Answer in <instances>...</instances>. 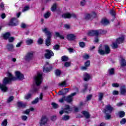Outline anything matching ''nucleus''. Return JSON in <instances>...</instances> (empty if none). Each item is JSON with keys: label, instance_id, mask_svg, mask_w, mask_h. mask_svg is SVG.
Listing matches in <instances>:
<instances>
[{"label": "nucleus", "instance_id": "1", "mask_svg": "<svg viewBox=\"0 0 126 126\" xmlns=\"http://www.w3.org/2000/svg\"><path fill=\"white\" fill-rule=\"evenodd\" d=\"M7 76L4 78L2 81L3 84H0V89L3 92H7L8 90V88L6 86L7 84H10L12 81L16 80V77L12 76V74L10 73H8Z\"/></svg>", "mask_w": 126, "mask_h": 126}, {"label": "nucleus", "instance_id": "2", "mask_svg": "<svg viewBox=\"0 0 126 126\" xmlns=\"http://www.w3.org/2000/svg\"><path fill=\"white\" fill-rule=\"evenodd\" d=\"M42 31L46 34V36H47L45 40V45H46L47 47H49V46H50L51 45V42H52V32L49 31L48 28L42 29Z\"/></svg>", "mask_w": 126, "mask_h": 126}, {"label": "nucleus", "instance_id": "3", "mask_svg": "<svg viewBox=\"0 0 126 126\" xmlns=\"http://www.w3.org/2000/svg\"><path fill=\"white\" fill-rule=\"evenodd\" d=\"M102 47V45H100V47L98 48V53L100 55H103L105 54H110L111 52V50L110 49V47L108 45H105V51L103 50L101 48Z\"/></svg>", "mask_w": 126, "mask_h": 126}, {"label": "nucleus", "instance_id": "4", "mask_svg": "<svg viewBox=\"0 0 126 126\" xmlns=\"http://www.w3.org/2000/svg\"><path fill=\"white\" fill-rule=\"evenodd\" d=\"M34 81L37 86H39L43 82V77L41 74L38 73L36 76L34 77Z\"/></svg>", "mask_w": 126, "mask_h": 126}, {"label": "nucleus", "instance_id": "5", "mask_svg": "<svg viewBox=\"0 0 126 126\" xmlns=\"http://www.w3.org/2000/svg\"><path fill=\"white\" fill-rule=\"evenodd\" d=\"M48 122H49L48 117L46 116H42L39 121V125L40 126H46L48 125Z\"/></svg>", "mask_w": 126, "mask_h": 126}, {"label": "nucleus", "instance_id": "6", "mask_svg": "<svg viewBox=\"0 0 126 126\" xmlns=\"http://www.w3.org/2000/svg\"><path fill=\"white\" fill-rule=\"evenodd\" d=\"M52 68V65L49 62H46L44 66L43 67V72H50Z\"/></svg>", "mask_w": 126, "mask_h": 126}, {"label": "nucleus", "instance_id": "7", "mask_svg": "<svg viewBox=\"0 0 126 126\" xmlns=\"http://www.w3.org/2000/svg\"><path fill=\"white\" fill-rule=\"evenodd\" d=\"M114 110V107L109 104L105 106V109L103 110V113H104V114H111Z\"/></svg>", "mask_w": 126, "mask_h": 126}, {"label": "nucleus", "instance_id": "8", "mask_svg": "<svg viewBox=\"0 0 126 126\" xmlns=\"http://www.w3.org/2000/svg\"><path fill=\"white\" fill-rule=\"evenodd\" d=\"M33 52H28L25 56L24 60L26 62H30V61L33 60Z\"/></svg>", "mask_w": 126, "mask_h": 126}, {"label": "nucleus", "instance_id": "9", "mask_svg": "<svg viewBox=\"0 0 126 126\" xmlns=\"http://www.w3.org/2000/svg\"><path fill=\"white\" fill-rule=\"evenodd\" d=\"M45 57L46 59H50L51 57H54V52L52 50L47 49L45 50Z\"/></svg>", "mask_w": 126, "mask_h": 126}, {"label": "nucleus", "instance_id": "10", "mask_svg": "<svg viewBox=\"0 0 126 126\" xmlns=\"http://www.w3.org/2000/svg\"><path fill=\"white\" fill-rule=\"evenodd\" d=\"M71 111V108H70V107H69V105H65V108L63 109V110L60 111L59 112V114H60L61 115H63V113H66L67 114H69Z\"/></svg>", "mask_w": 126, "mask_h": 126}, {"label": "nucleus", "instance_id": "11", "mask_svg": "<svg viewBox=\"0 0 126 126\" xmlns=\"http://www.w3.org/2000/svg\"><path fill=\"white\" fill-rule=\"evenodd\" d=\"M94 17H96V13L94 12L91 14H86L85 19H86V20H92Z\"/></svg>", "mask_w": 126, "mask_h": 126}, {"label": "nucleus", "instance_id": "12", "mask_svg": "<svg viewBox=\"0 0 126 126\" xmlns=\"http://www.w3.org/2000/svg\"><path fill=\"white\" fill-rule=\"evenodd\" d=\"M15 73L16 76V79H19V80H23V79H24V75H23L20 71H17Z\"/></svg>", "mask_w": 126, "mask_h": 126}, {"label": "nucleus", "instance_id": "13", "mask_svg": "<svg viewBox=\"0 0 126 126\" xmlns=\"http://www.w3.org/2000/svg\"><path fill=\"white\" fill-rule=\"evenodd\" d=\"M16 23H17V20L15 18H12L9 23V25L10 26H16L17 25Z\"/></svg>", "mask_w": 126, "mask_h": 126}, {"label": "nucleus", "instance_id": "14", "mask_svg": "<svg viewBox=\"0 0 126 126\" xmlns=\"http://www.w3.org/2000/svg\"><path fill=\"white\" fill-rule=\"evenodd\" d=\"M93 32H94V36H99V35L104 34V31L102 30L93 31Z\"/></svg>", "mask_w": 126, "mask_h": 126}, {"label": "nucleus", "instance_id": "15", "mask_svg": "<svg viewBox=\"0 0 126 126\" xmlns=\"http://www.w3.org/2000/svg\"><path fill=\"white\" fill-rule=\"evenodd\" d=\"M14 46L12 44H8L6 45V49L8 52H13L14 51Z\"/></svg>", "mask_w": 126, "mask_h": 126}, {"label": "nucleus", "instance_id": "16", "mask_svg": "<svg viewBox=\"0 0 126 126\" xmlns=\"http://www.w3.org/2000/svg\"><path fill=\"white\" fill-rule=\"evenodd\" d=\"M88 66H90V61H87L85 63V66H82L81 67V70H86V69H87V67H88Z\"/></svg>", "mask_w": 126, "mask_h": 126}, {"label": "nucleus", "instance_id": "17", "mask_svg": "<svg viewBox=\"0 0 126 126\" xmlns=\"http://www.w3.org/2000/svg\"><path fill=\"white\" fill-rule=\"evenodd\" d=\"M120 93L121 95L126 94V88L125 86H122L120 88Z\"/></svg>", "mask_w": 126, "mask_h": 126}, {"label": "nucleus", "instance_id": "18", "mask_svg": "<svg viewBox=\"0 0 126 126\" xmlns=\"http://www.w3.org/2000/svg\"><path fill=\"white\" fill-rule=\"evenodd\" d=\"M84 80L85 81H88L89 79H90V75L87 73H85L84 74Z\"/></svg>", "mask_w": 126, "mask_h": 126}, {"label": "nucleus", "instance_id": "19", "mask_svg": "<svg viewBox=\"0 0 126 126\" xmlns=\"http://www.w3.org/2000/svg\"><path fill=\"white\" fill-rule=\"evenodd\" d=\"M67 38L69 41H72V40H74L75 39L76 36L74 34H71L67 35Z\"/></svg>", "mask_w": 126, "mask_h": 126}, {"label": "nucleus", "instance_id": "20", "mask_svg": "<svg viewBox=\"0 0 126 126\" xmlns=\"http://www.w3.org/2000/svg\"><path fill=\"white\" fill-rule=\"evenodd\" d=\"M101 23L102 24V25H108V24H110V22H109V20H108L107 19H103L101 20Z\"/></svg>", "mask_w": 126, "mask_h": 126}, {"label": "nucleus", "instance_id": "21", "mask_svg": "<svg viewBox=\"0 0 126 126\" xmlns=\"http://www.w3.org/2000/svg\"><path fill=\"white\" fill-rule=\"evenodd\" d=\"M17 106L19 108H25L26 107V104L22 103V102L19 101L17 102Z\"/></svg>", "mask_w": 126, "mask_h": 126}, {"label": "nucleus", "instance_id": "22", "mask_svg": "<svg viewBox=\"0 0 126 126\" xmlns=\"http://www.w3.org/2000/svg\"><path fill=\"white\" fill-rule=\"evenodd\" d=\"M82 114L84 115L86 119H89V118H90V114H89V113L88 112L83 111L82 112Z\"/></svg>", "mask_w": 126, "mask_h": 126}, {"label": "nucleus", "instance_id": "23", "mask_svg": "<svg viewBox=\"0 0 126 126\" xmlns=\"http://www.w3.org/2000/svg\"><path fill=\"white\" fill-rule=\"evenodd\" d=\"M62 17H63V18H65V19H69L70 18V13H64L62 15Z\"/></svg>", "mask_w": 126, "mask_h": 126}, {"label": "nucleus", "instance_id": "24", "mask_svg": "<svg viewBox=\"0 0 126 126\" xmlns=\"http://www.w3.org/2000/svg\"><path fill=\"white\" fill-rule=\"evenodd\" d=\"M65 101L67 102V103H70V102H72V97L70 95H69L66 97H65Z\"/></svg>", "mask_w": 126, "mask_h": 126}, {"label": "nucleus", "instance_id": "25", "mask_svg": "<svg viewBox=\"0 0 126 126\" xmlns=\"http://www.w3.org/2000/svg\"><path fill=\"white\" fill-rule=\"evenodd\" d=\"M9 37H10V33L9 32H6L4 34H3V37L5 40H7V39H8Z\"/></svg>", "mask_w": 126, "mask_h": 126}, {"label": "nucleus", "instance_id": "26", "mask_svg": "<svg viewBox=\"0 0 126 126\" xmlns=\"http://www.w3.org/2000/svg\"><path fill=\"white\" fill-rule=\"evenodd\" d=\"M103 97H104V93H98V100L99 101H102L103 100Z\"/></svg>", "mask_w": 126, "mask_h": 126}, {"label": "nucleus", "instance_id": "27", "mask_svg": "<svg viewBox=\"0 0 126 126\" xmlns=\"http://www.w3.org/2000/svg\"><path fill=\"white\" fill-rule=\"evenodd\" d=\"M124 37H119L116 40V43L118 44H122L124 42Z\"/></svg>", "mask_w": 126, "mask_h": 126}, {"label": "nucleus", "instance_id": "28", "mask_svg": "<svg viewBox=\"0 0 126 126\" xmlns=\"http://www.w3.org/2000/svg\"><path fill=\"white\" fill-rule=\"evenodd\" d=\"M50 16H51V12L50 11L47 12L44 14V17L46 19L49 18Z\"/></svg>", "mask_w": 126, "mask_h": 126}, {"label": "nucleus", "instance_id": "29", "mask_svg": "<svg viewBox=\"0 0 126 126\" xmlns=\"http://www.w3.org/2000/svg\"><path fill=\"white\" fill-rule=\"evenodd\" d=\"M108 73L110 75H113V74H115V69H114V68L109 69L108 70Z\"/></svg>", "mask_w": 126, "mask_h": 126}, {"label": "nucleus", "instance_id": "30", "mask_svg": "<svg viewBox=\"0 0 126 126\" xmlns=\"http://www.w3.org/2000/svg\"><path fill=\"white\" fill-rule=\"evenodd\" d=\"M118 115H119L120 118H124V117H125V116L126 115V113H125V112H124V111H120L118 113Z\"/></svg>", "mask_w": 126, "mask_h": 126}, {"label": "nucleus", "instance_id": "31", "mask_svg": "<svg viewBox=\"0 0 126 126\" xmlns=\"http://www.w3.org/2000/svg\"><path fill=\"white\" fill-rule=\"evenodd\" d=\"M26 43L27 45H31V44H33V39L28 38L26 41Z\"/></svg>", "mask_w": 126, "mask_h": 126}, {"label": "nucleus", "instance_id": "32", "mask_svg": "<svg viewBox=\"0 0 126 126\" xmlns=\"http://www.w3.org/2000/svg\"><path fill=\"white\" fill-rule=\"evenodd\" d=\"M55 35L56 37H59V38H60V39H64V37H63V35H61V34L59 33V32H56Z\"/></svg>", "mask_w": 126, "mask_h": 126}, {"label": "nucleus", "instance_id": "33", "mask_svg": "<svg viewBox=\"0 0 126 126\" xmlns=\"http://www.w3.org/2000/svg\"><path fill=\"white\" fill-rule=\"evenodd\" d=\"M56 9H57V3H55L54 4H53V5H52V7L51 8V10L52 11H56Z\"/></svg>", "mask_w": 126, "mask_h": 126}, {"label": "nucleus", "instance_id": "34", "mask_svg": "<svg viewBox=\"0 0 126 126\" xmlns=\"http://www.w3.org/2000/svg\"><path fill=\"white\" fill-rule=\"evenodd\" d=\"M70 117L68 115H64L62 118L63 121H68L70 119Z\"/></svg>", "mask_w": 126, "mask_h": 126}, {"label": "nucleus", "instance_id": "35", "mask_svg": "<svg viewBox=\"0 0 126 126\" xmlns=\"http://www.w3.org/2000/svg\"><path fill=\"white\" fill-rule=\"evenodd\" d=\"M62 62H67L68 61V57L64 56L62 57Z\"/></svg>", "mask_w": 126, "mask_h": 126}, {"label": "nucleus", "instance_id": "36", "mask_svg": "<svg viewBox=\"0 0 126 126\" xmlns=\"http://www.w3.org/2000/svg\"><path fill=\"white\" fill-rule=\"evenodd\" d=\"M14 97L13 96H10L8 99L7 100V103H10L12 101H13Z\"/></svg>", "mask_w": 126, "mask_h": 126}, {"label": "nucleus", "instance_id": "37", "mask_svg": "<svg viewBox=\"0 0 126 126\" xmlns=\"http://www.w3.org/2000/svg\"><path fill=\"white\" fill-rule=\"evenodd\" d=\"M121 65L122 66H126V61L125 59H122Z\"/></svg>", "mask_w": 126, "mask_h": 126}, {"label": "nucleus", "instance_id": "38", "mask_svg": "<svg viewBox=\"0 0 126 126\" xmlns=\"http://www.w3.org/2000/svg\"><path fill=\"white\" fill-rule=\"evenodd\" d=\"M61 71L57 69L55 70V74L57 76H60L61 75Z\"/></svg>", "mask_w": 126, "mask_h": 126}, {"label": "nucleus", "instance_id": "39", "mask_svg": "<svg viewBox=\"0 0 126 126\" xmlns=\"http://www.w3.org/2000/svg\"><path fill=\"white\" fill-rule=\"evenodd\" d=\"M29 6H26L24 7V8L22 9V12H25V11H27V10H29Z\"/></svg>", "mask_w": 126, "mask_h": 126}, {"label": "nucleus", "instance_id": "40", "mask_svg": "<svg viewBox=\"0 0 126 126\" xmlns=\"http://www.w3.org/2000/svg\"><path fill=\"white\" fill-rule=\"evenodd\" d=\"M2 126H7V120L5 119L1 123Z\"/></svg>", "mask_w": 126, "mask_h": 126}, {"label": "nucleus", "instance_id": "41", "mask_svg": "<svg viewBox=\"0 0 126 126\" xmlns=\"http://www.w3.org/2000/svg\"><path fill=\"white\" fill-rule=\"evenodd\" d=\"M52 105L54 109H58L59 108V104L53 102L52 103Z\"/></svg>", "mask_w": 126, "mask_h": 126}, {"label": "nucleus", "instance_id": "42", "mask_svg": "<svg viewBox=\"0 0 126 126\" xmlns=\"http://www.w3.org/2000/svg\"><path fill=\"white\" fill-rule=\"evenodd\" d=\"M53 49L56 51H58L60 50V46L59 45V44H56L53 46Z\"/></svg>", "mask_w": 126, "mask_h": 126}, {"label": "nucleus", "instance_id": "43", "mask_svg": "<svg viewBox=\"0 0 126 126\" xmlns=\"http://www.w3.org/2000/svg\"><path fill=\"white\" fill-rule=\"evenodd\" d=\"M43 40L42 38H40L38 39L37 40V43L38 44V45H42V44H43Z\"/></svg>", "mask_w": 126, "mask_h": 126}, {"label": "nucleus", "instance_id": "44", "mask_svg": "<svg viewBox=\"0 0 126 126\" xmlns=\"http://www.w3.org/2000/svg\"><path fill=\"white\" fill-rule=\"evenodd\" d=\"M118 44L116 42H113L112 44V48L113 49H117L118 48Z\"/></svg>", "mask_w": 126, "mask_h": 126}, {"label": "nucleus", "instance_id": "45", "mask_svg": "<svg viewBox=\"0 0 126 126\" xmlns=\"http://www.w3.org/2000/svg\"><path fill=\"white\" fill-rule=\"evenodd\" d=\"M39 102V98H36L32 102V103L33 104H37Z\"/></svg>", "mask_w": 126, "mask_h": 126}, {"label": "nucleus", "instance_id": "46", "mask_svg": "<svg viewBox=\"0 0 126 126\" xmlns=\"http://www.w3.org/2000/svg\"><path fill=\"white\" fill-rule=\"evenodd\" d=\"M110 13L113 16H115L116 15V11H115V10H111L110 11Z\"/></svg>", "mask_w": 126, "mask_h": 126}, {"label": "nucleus", "instance_id": "47", "mask_svg": "<svg viewBox=\"0 0 126 126\" xmlns=\"http://www.w3.org/2000/svg\"><path fill=\"white\" fill-rule=\"evenodd\" d=\"M79 45L81 48H84L85 47V43L83 42H79Z\"/></svg>", "mask_w": 126, "mask_h": 126}, {"label": "nucleus", "instance_id": "48", "mask_svg": "<svg viewBox=\"0 0 126 126\" xmlns=\"http://www.w3.org/2000/svg\"><path fill=\"white\" fill-rule=\"evenodd\" d=\"M126 123V118H123L121 121L120 124L121 125H125Z\"/></svg>", "mask_w": 126, "mask_h": 126}, {"label": "nucleus", "instance_id": "49", "mask_svg": "<svg viewBox=\"0 0 126 126\" xmlns=\"http://www.w3.org/2000/svg\"><path fill=\"white\" fill-rule=\"evenodd\" d=\"M105 119L106 120H110V119H111V115L109 114L108 113H106Z\"/></svg>", "mask_w": 126, "mask_h": 126}, {"label": "nucleus", "instance_id": "50", "mask_svg": "<svg viewBox=\"0 0 126 126\" xmlns=\"http://www.w3.org/2000/svg\"><path fill=\"white\" fill-rule=\"evenodd\" d=\"M60 86H64V87H66V84L65 81L63 82L62 83L59 84Z\"/></svg>", "mask_w": 126, "mask_h": 126}, {"label": "nucleus", "instance_id": "51", "mask_svg": "<svg viewBox=\"0 0 126 126\" xmlns=\"http://www.w3.org/2000/svg\"><path fill=\"white\" fill-rule=\"evenodd\" d=\"M30 98H31V94H28L25 97V98L27 100H28V99H30Z\"/></svg>", "mask_w": 126, "mask_h": 126}, {"label": "nucleus", "instance_id": "52", "mask_svg": "<svg viewBox=\"0 0 126 126\" xmlns=\"http://www.w3.org/2000/svg\"><path fill=\"white\" fill-rule=\"evenodd\" d=\"M80 4L82 6L85 5V4H86V1H85V0H82L80 2Z\"/></svg>", "mask_w": 126, "mask_h": 126}, {"label": "nucleus", "instance_id": "53", "mask_svg": "<svg viewBox=\"0 0 126 126\" xmlns=\"http://www.w3.org/2000/svg\"><path fill=\"white\" fill-rule=\"evenodd\" d=\"M89 36H94V33L93 31H90L88 32Z\"/></svg>", "mask_w": 126, "mask_h": 126}, {"label": "nucleus", "instance_id": "54", "mask_svg": "<svg viewBox=\"0 0 126 126\" xmlns=\"http://www.w3.org/2000/svg\"><path fill=\"white\" fill-rule=\"evenodd\" d=\"M123 105H125V103L122 102H119L117 104V106H118V107H122V106H123Z\"/></svg>", "mask_w": 126, "mask_h": 126}, {"label": "nucleus", "instance_id": "55", "mask_svg": "<svg viewBox=\"0 0 126 126\" xmlns=\"http://www.w3.org/2000/svg\"><path fill=\"white\" fill-rule=\"evenodd\" d=\"M8 39L9 42H13V41H14V37H9Z\"/></svg>", "mask_w": 126, "mask_h": 126}, {"label": "nucleus", "instance_id": "56", "mask_svg": "<svg viewBox=\"0 0 126 126\" xmlns=\"http://www.w3.org/2000/svg\"><path fill=\"white\" fill-rule=\"evenodd\" d=\"M112 86L113 87L117 88V87H119L120 86V85L118 83H113L112 84Z\"/></svg>", "mask_w": 126, "mask_h": 126}, {"label": "nucleus", "instance_id": "57", "mask_svg": "<svg viewBox=\"0 0 126 126\" xmlns=\"http://www.w3.org/2000/svg\"><path fill=\"white\" fill-rule=\"evenodd\" d=\"M113 95H119V91H113L112 92Z\"/></svg>", "mask_w": 126, "mask_h": 126}, {"label": "nucleus", "instance_id": "58", "mask_svg": "<svg viewBox=\"0 0 126 126\" xmlns=\"http://www.w3.org/2000/svg\"><path fill=\"white\" fill-rule=\"evenodd\" d=\"M91 98H92V94H90L87 96V101H89V100H91Z\"/></svg>", "mask_w": 126, "mask_h": 126}, {"label": "nucleus", "instance_id": "59", "mask_svg": "<svg viewBox=\"0 0 126 126\" xmlns=\"http://www.w3.org/2000/svg\"><path fill=\"white\" fill-rule=\"evenodd\" d=\"M64 65L66 67H67L68 66H70V63H69V62H65V63H64Z\"/></svg>", "mask_w": 126, "mask_h": 126}, {"label": "nucleus", "instance_id": "60", "mask_svg": "<svg viewBox=\"0 0 126 126\" xmlns=\"http://www.w3.org/2000/svg\"><path fill=\"white\" fill-rule=\"evenodd\" d=\"M58 95H65V93H63V92L60 91L58 93Z\"/></svg>", "mask_w": 126, "mask_h": 126}, {"label": "nucleus", "instance_id": "61", "mask_svg": "<svg viewBox=\"0 0 126 126\" xmlns=\"http://www.w3.org/2000/svg\"><path fill=\"white\" fill-rule=\"evenodd\" d=\"M83 58L85 59V60H88L89 59V55L86 54L83 56Z\"/></svg>", "mask_w": 126, "mask_h": 126}, {"label": "nucleus", "instance_id": "62", "mask_svg": "<svg viewBox=\"0 0 126 126\" xmlns=\"http://www.w3.org/2000/svg\"><path fill=\"white\" fill-rule=\"evenodd\" d=\"M52 121H56L57 120V116L55 115L51 117Z\"/></svg>", "mask_w": 126, "mask_h": 126}, {"label": "nucleus", "instance_id": "63", "mask_svg": "<svg viewBox=\"0 0 126 126\" xmlns=\"http://www.w3.org/2000/svg\"><path fill=\"white\" fill-rule=\"evenodd\" d=\"M22 119L23 121H26V120L28 119V117L26 116H22Z\"/></svg>", "mask_w": 126, "mask_h": 126}, {"label": "nucleus", "instance_id": "64", "mask_svg": "<svg viewBox=\"0 0 126 126\" xmlns=\"http://www.w3.org/2000/svg\"><path fill=\"white\" fill-rule=\"evenodd\" d=\"M71 17H73V18H76L77 16L75 14H70V18H71Z\"/></svg>", "mask_w": 126, "mask_h": 126}]
</instances>
